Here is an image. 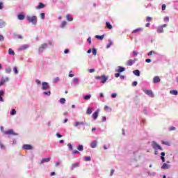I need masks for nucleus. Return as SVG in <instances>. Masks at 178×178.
<instances>
[{
    "mask_svg": "<svg viewBox=\"0 0 178 178\" xmlns=\"http://www.w3.org/2000/svg\"><path fill=\"white\" fill-rule=\"evenodd\" d=\"M99 113V110H97L92 115V118L93 119L95 120L97 119V118H98V115Z\"/></svg>",
    "mask_w": 178,
    "mask_h": 178,
    "instance_id": "nucleus-15",
    "label": "nucleus"
},
{
    "mask_svg": "<svg viewBox=\"0 0 178 178\" xmlns=\"http://www.w3.org/2000/svg\"><path fill=\"white\" fill-rule=\"evenodd\" d=\"M4 94H5V92L3 90H0V102H3V98H2V97H3Z\"/></svg>",
    "mask_w": 178,
    "mask_h": 178,
    "instance_id": "nucleus-21",
    "label": "nucleus"
},
{
    "mask_svg": "<svg viewBox=\"0 0 178 178\" xmlns=\"http://www.w3.org/2000/svg\"><path fill=\"white\" fill-rule=\"evenodd\" d=\"M157 33H163V26H160L157 27Z\"/></svg>",
    "mask_w": 178,
    "mask_h": 178,
    "instance_id": "nucleus-28",
    "label": "nucleus"
},
{
    "mask_svg": "<svg viewBox=\"0 0 178 178\" xmlns=\"http://www.w3.org/2000/svg\"><path fill=\"white\" fill-rule=\"evenodd\" d=\"M60 163H61L60 161H58L56 163L55 166H56V167H58V166H59V165H60Z\"/></svg>",
    "mask_w": 178,
    "mask_h": 178,
    "instance_id": "nucleus-53",
    "label": "nucleus"
},
{
    "mask_svg": "<svg viewBox=\"0 0 178 178\" xmlns=\"http://www.w3.org/2000/svg\"><path fill=\"white\" fill-rule=\"evenodd\" d=\"M133 55H134V56H137L138 55V52L134 51L133 52Z\"/></svg>",
    "mask_w": 178,
    "mask_h": 178,
    "instance_id": "nucleus-59",
    "label": "nucleus"
},
{
    "mask_svg": "<svg viewBox=\"0 0 178 178\" xmlns=\"http://www.w3.org/2000/svg\"><path fill=\"white\" fill-rule=\"evenodd\" d=\"M84 122H75L74 124V127H79V126H83Z\"/></svg>",
    "mask_w": 178,
    "mask_h": 178,
    "instance_id": "nucleus-13",
    "label": "nucleus"
},
{
    "mask_svg": "<svg viewBox=\"0 0 178 178\" xmlns=\"http://www.w3.org/2000/svg\"><path fill=\"white\" fill-rule=\"evenodd\" d=\"M10 115L11 116H15V115H16V110L15 109H12L10 113Z\"/></svg>",
    "mask_w": 178,
    "mask_h": 178,
    "instance_id": "nucleus-34",
    "label": "nucleus"
},
{
    "mask_svg": "<svg viewBox=\"0 0 178 178\" xmlns=\"http://www.w3.org/2000/svg\"><path fill=\"white\" fill-rule=\"evenodd\" d=\"M0 148H1V149H5V146L3 145V144L0 143Z\"/></svg>",
    "mask_w": 178,
    "mask_h": 178,
    "instance_id": "nucleus-58",
    "label": "nucleus"
},
{
    "mask_svg": "<svg viewBox=\"0 0 178 178\" xmlns=\"http://www.w3.org/2000/svg\"><path fill=\"white\" fill-rule=\"evenodd\" d=\"M83 98H84V99L88 100V99L90 98V95L84 96Z\"/></svg>",
    "mask_w": 178,
    "mask_h": 178,
    "instance_id": "nucleus-62",
    "label": "nucleus"
},
{
    "mask_svg": "<svg viewBox=\"0 0 178 178\" xmlns=\"http://www.w3.org/2000/svg\"><path fill=\"white\" fill-rule=\"evenodd\" d=\"M118 73H122V72H124V67H118V70H117Z\"/></svg>",
    "mask_w": 178,
    "mask_h": 178,
    "instance_id": "nucleus-30",
    "label": "nucleus"
},
{
    "mask_svg": "<svg viewBox=\"0 0 178 178\" xmlns=\"http://www.w3.org/2000/svg\"><path fill=\"white\" fill-rule=\"evenodd\" d=\"M22 148H23V149H26V150H31V149H33V146H31V145H24Z\"/></svg>",
    "mask_w": 178,
    "mask_h": 178,
    "instance_id": "nucleus-11",
    "label": "nucleus"
},
{
    "mask_svg": "<svg viewBox=\"0 0 178 178\" xmlns=\"http://www.w3.org/2000/svg\"><path fill=\"white\" fill-rule=\"evenodd\" d=\"M26 16H24V15L23 14H19L17 15V19L18 20H24Z\"/></svg>",
    "mask_w": 178,
    "mask_h": 178,
    "instance_id": "nucleus-19",
    "label": "nucleus"
},
{
    "mask_svg": "<svg viewBox=\"0 0 178 178\" xmlns=\"http://www.w3.org/2000/svg\"><path fill=\"white\" fill-rule=\"evenodd\" d=\"M95 79L96 80H101V83L104 84V83H106V81L108 80V76L105 75H102L101 76H95Z\"/></svg>",
    "mask_w": 178,
    "mask_h": 178,
    "instance_id": "nucleus-3",
    "label": "nucleus"
},
{
    "mask_svg": "<svg viewBox=\"0 0 178 178\" xmlns=\"http://www.w3.org/2000/svg\"><path fill=\"white\" fill-rule=\"evenodd\" d=\"M67 24V22H66V21H63L62 22H61V24H60V27L61 28V29H65V27H66V25Z\"/></svg>",
    "mask_w": 178,
    "mask_h": 178,
    "instance_id": "nucleus-23",
    "label": "nucleus"
},
{
    "mask_svg": "<svg viewBox=\"0 0 178 178\" xmlns=\"http://www.w3.org/2000/svg\"><path fill=\"white\" fill-rule=\"evenodd\" d=\"M72 154V155H76V154H80V152L78 150H73Z\"/></svg>",
    "mask_w": 178,
    "mask_h": 178,
    "instance_id": "nucleus-47",
    "label": "nucleus"
},
{
    "mask_svg": "<svg viewBox=\"0 0 178 178\" xmlns=\"http://www.w3.org/2000/svg\"><path fill=\"white\" fill-rule=\"evenodd\" d=\"M134 74H135V76H140V70H134Z\"/></svg>",
    "mask_w": 178,
    "mask_h": 178,
    "instance_id": "nucleus-36",
    "label": "nucleus"
},
{
    "mask_svg": "<svg viewBox=\"0 0 178 178\" xmlns=\"http://www.w3.org/2000/svg\"><path fill=\"white\" fill-rule=\"evenodd\" d=\"M48 44L50 45V47H54V42H52L51 40L48 42Z\"/></svg>",
    "mask_w": 178,
    "mask_h": 178,
    "instance_id": "nucleus-57",
    "label": "nucleus"
},
{
    "mask_svg": "<svg viewBox=\"0 0 178 178\" xmlns=\"http://www.w3.org/2000/svg\"><path fill=\"white\" fill-rule=\"evenodd\" d=\"M4 134H6L7 136H17V134L15 133V131H13V129L5 131Z\"/></svg>",
    "mask_w": 178,
    "mask_h": 178,
    "instance_id": "nucleus-5",
    "label": "nucleus"
},
{
    "mask_svg": "<svg viewBox=\"0 0 178 178\" xmlns=\"http://www.w3.org/2000/svg\"><path fill=\"white\" fill-rule=\"evenodd\" d=\"M97 141L96 140H94L92 141L91 143H90V147L91 148H95V147H97Z\"/></svg>",
    "mask_w": 178,
    "mask_h": 178,
    "instance_id": "nucleus-24",
    "label": "nucleus"
},
{
    "mask_svg": "<svg viewBox=\"0 0 178 178\" xmlns=\"http://www.w3.org/2000/svg\"><path fill=\"white\" fill-rule=\"evenodd\" d=\"M35 83H36L37 86H42V83H41V81H40V79H36Z\"/></svg>",
    "mask_w": 178,
    "mask_h": 178,
    "instance_id": "nucleus-43",
    "label": "nucleus"
},
{
    "mask_svg": "<svg viewBox=\"0 0 178 178\" xmlns=\"http://www.w3.org/2000/svg\"><path fill=\"white\" fill-rule=\"evenodd\" d=\"M146 20H147V22H151V20H152V17H146Z\"/></svg>",
    "mask_w": 178,
    "mask_h": 178,
    "instance_id": "nucleus-54",
    "label": "nucleus"
},
{
    "mask_svg": "<svg viewBox=\"0 0 178 178\" xmlns=\"http://www.w3.org/2000/svg\"><path fill=\"white\" fill-rule=\"evenodd\" d=\"M84 161H90V156L85 157Z\"/></svg>",
    "mask_w": 178,
    "mask_h": 178,
    "instance_id": "nucleus-64",
    "label": "nucleus"
},
{
    "mask_svg": "<svg viewBox=\"0 0 178 178\" xmlns=\"http://www.w3.org/2000/svg\"><path fill=\"white\" fill-rule=\"evenodd\" d=\"M137 60V59L134 58V60L130 59L128 60V61L127 62V66H133V65H134V63H136V61Z\"/></svg>",
    "mask_w": 178,
    "mask_h": 178,
    "instance_id": "nucleus-9",
    "label": "nucleus"
},
{
    "mask_svg": "<svg viewBox=\"0 0 178 178\" xmlns=\"http://www.w3.org/2000/svg\"><path fill=\"white\" fill-rule=\"evenodd\" d=\"M116 97H118V94H116V93H113V94L111 95V97H112V98H116Z\"/></svg>",
    "mask_w": 178,
    "mask_h": 178,
    "instance_id": "nucleus-55",
    "label": "nucleus"
},
{
    "mask_svg": "<svg viewBox=\"0 0 178 178\" xmlns=\"http://www.w3.org/2000/svg\"><path fill=\"white\" fill-rule=\"evenodd\" d=\"M161 143L163 144L164 145H168V147L170 146V143H169L168 141L162 140Z\"/></svg>",
    "mask_w": 178,
    "mask_h": 178,
    "instance_id": "nucleus-38",
    "label": "nucleus"
},
{
    "mask_svg": "<svg viewBox=\"0 0 178 178\" xmlns=\"http://www.w3.org/2000/svg\"><path fill=\"white\" fill-rule=\"evenodd\" d=\"M170 94L172 95H178V91L176 90H172L170 91Z\"/></svg>",
    "mask_w": 178,
    "mask_h": 178,
    "instance_id": "nucleus-26",
    "label": "nucleus"
},
{
    "mask_svg": "<svg viewBox=\"0 0 178 178\" xmlns=\"http://www.w3.org/2000/svg\"><path fill=\"white\" fill-rule=\"evenodd\" d=\"M60 104H61L62 105H63V104H66V99L60 98Z\"/></svg>",
    "mask_w": 178,
    "mask_h": 178,
    "instance_id": "nucleus-33",
    "label": "nucleus"
},
{
    "mask_svg": "<svg viewBox=\"0 0 178 178\" xmlns=\"http://www.w3.org/2000/svg\"><path fill=\"white\" fill-rule=\"evenodd\" d=\"M42 94L43 95H47V97H49L51 96V91L43 92Z\"/></svg>",
    "mask_w": 178,
    "mask_h": 178,
    "instance_id": "nucleus-40",
    "label": "nucleus"
},
{
    "mask_svg": "<svg viewBox=\"0 0 178 178\" xmlns=\"http://www.w3.org/2000/svg\"><path fill=\"white\" fill-rule=\"evenodd\" d=\"M49 161H51V158H46V159H42L40 161V163H47L48 162H49Z\"/></svg>",
    "mask_w": 178,
    "mask_h": 178,
    "instance_id": "nucleus-16",
    "label": "nucleus"
},
{
    "mask_svg": "<svg viewBox=\"0 0 178 178\" xmlns=\"http://www.w3.org/2000/svg\"><path fill=\"white\" fill-rule=\"evenodd\" d=\"M92 53L95 56L97 55V53L96 49H94V48L92 49Z\"/></svg>",
    "mask_w": 178,
    "mask_h": 178,
    "instance_id": "nucleus-44",
    "label": "nucleus"
},
{
    "mask_svg": "<svg viewBox=\"0 0 178 178\" xmlns=\"http://www.w3.org/2000/svg\"><path fill=\"white\" fill-rule=\"evenodd\" d=\"M143 91L147 95H149L151 98H154V92L152 90H148L143 89Z\"/></svg>",
    "mask_w": 178,
    "mask_h": 178,
    "instance_id": "nucleus-8",
    "label": "nucleus"
},
{
    "mask_svg": "<svg viewBox=\"0 0 178 178\" xmlns=\"http://www.w3.org/2000/svg\"><path fill=\"white\" fill-rule=\"evenodd\" d=\"M169 168V165L166 163H163V165L161 166V169H168Z\"/></svg>",
    "mask_w": 178,
    "mask_h": 178,
    "instance_id": "nucleus-35",
    "label": "nucleus"
},
{
    "mask_svg": "<svg viewBox=\"0 0 178 178\" xmlns=\"http://www.w3.org/2000/svg\"><path fill=\"white\" fill-rule=\"evenodd\" d=\"M73 83L74 84H79V79L78 78H74L73 79Z\"/></svg>",
    "mask_w": 178,
    "mask_h": 178,
    "instance_id": "nucleus-42",
    "label": "nucleus"
},
{
    "mask_svg": "<svg viewBox=\"0 0 178 178\" xmlns=\"http://www.w3.org/2000/svg\"><path fill=\"white\" fill-rule=\"evenodd\" d=\"M113 173H115V170L112 169L111 171L110 176H113Z\"/></svg>",
    "mask_w": 178,
    "mask_h": 178,
    "instance_id": "nucleus-60",
    "label": "nucleus"
},
{
    "mask_svg": "<svg viewBox=\"0 0 178 178\" xmlns=\"http://www.w3.org/2000/svg\"><path fill=\"white\" fill-rule=\"evenodd\" d=\"M106 26L107 29H108V30H112V29H113V26H112V25L111 24V23L109 22H106Z\"/></svg>",
    "mask_w": 178,
    "mask_h": 178,
    "instance_id": "nucleus-22",
    "label": "nucleus"
},
{
    "mask_svg": "<svg viewBox=\"0 0 178 178\" xmlns=\"http://www.w3.org/2000/svg\"><path fill=\"white\" fill-rule=\"evenodd\" d=\"M40 19H42V20H44L45 19V13H41L40 14Z\"/></svg>",
    "mask_w": 178,
    "mask_h": 178,
    "instance_id": "nucleus-37",
    "label": "nucleus"
},
{
    "mask_svg": "<svg viewBox=\"0 0 178 178\" xmlns=\"http://www.w3.org/2000/svg\"><path fill=\"white\" fill-rule=\"evenodd\" d=\"M78 151H83L84 149V147H83V145H79L77 147Z\"/></svg>",
    "mask_w": 178,
    "mask_h": 178,
    "instance_id": "nucleus-32",
    "label": "nucleus"
},
{
    "mask_svg": "<svg viewBox=\"0 0 178 178\" xmlns=\"http://www.w3.org/2000/svg\"><path fill=\"white\" fill-rule=\"evenodd\" d=\"M48 48V43H43L38 48L39 54H42L45 49Z\"/></svg>",
    "mask_w": 178,
    "mask_h": 178,
    "instance_id": "nucleus-2",
    "label": "nucleus"
},
{
    "mask_svg": "<svg viewBox=\"0 0 178 178\" xmlns=\"http://www.w3.org/2000/svg\"><path fill=\"white\" fill-rule=\"evenodd\" d=\"M44 8H45V4H44L43 3L40 2L38 3V5L35 7V9L37 10H40V9H44Z\"/></svg>",
    "mask_w": 178,
    "mask_h": 178,
    "instance_id": "nucleus-10",
    "label": "nucleus"
},
{
    "mask_svg": "<svg viewBox=\"0 0 178 178\" xmlns=\"http://www.w3.org/2000/svg\"><path fill=\"white\" fill-rule=\"evenodd\" d=\"M161 9H162V10H165L166 9V5L163 4L161 6Z\"/></svg>",
    "mask_w": 178,
    "mask_h": 178,
    "instance_id": "nucleus-56",
    "label": "nucleus"
},
{
    "mask_svg": "<svg viewBox=\"0 0 178 178\" xmlns=\"http://www.w3.org/2000/svg\"><path fill=\"white\" fill-rule=\"evenodd\" d=\"M60 81V79L58 76L53 79L54 83H59Z\"/></svg>",
    "mask_w": 178,
    "mask_h": 178,
    "instance_id": "nucleus-27",
    "label": "nucleus"
},
{
    "mask_svg": "<svg viewBox=\"0 0 178 178\" xmlns=\"http://www.w3.org/2000/svg\"><path fill=\"white\" fill-rule=\"evenodd\" d=\"M175 130H176V127H170V129H169V131H175Z\"/></svg>",
    "mask_w": 178,
    "mask_h": 178,
    "instance_id": "nucleus-50",
    "label": "nucleus"
},
{
    "mask_svg": "<svg viewBox=\"0 0 178 178\" xmlns=\"http://www.w3.org/2000/svg\"><path fill=\"white\" fill-rule=\"evenodd\" d=\"M159 81H161V78H159V76H156L153 78V83H159Z\"/></svg>",
    "mask_w": 178,
    "mask_h": 178,
    "instance_id": "nucleus-14",
    "label": "nucleus"
},
{
    "mask_svg": "<svg viewBox=\"0 0 178 178\" xmlns=\"http://www.w3.org/2000/svg\"><path fill=\"white\" fill-rule=\"evenodd\" d=\"M1 9H3V3L0 1V10H1Z\"/></svg>",
    "mask_w": 178,
    "mask_h": 178,
    "instance_id": "nucleus-51",
    "label": "nucleus"
},
{
    "mask_svg": "<svg viewBox=\"0 0 178 178\" xmlns=\"http://www.w3.org/2000/svg\"><path fill=\"white\" fill-rule=\"evenodd\" d=\"M6 26V22L2 19H0V29H3Z\"/></svg>",
    "mask_w": 178,
    "mask_h": 178,
    "instance_id": "nucleus-17",
    "label": "nucleus"
},
{
    "mask_svg": "<svg viewBox=\"0 0 178 178\" xmlns=\"http://www.w3.org/2000/svg\"><path fill=\"white\" fill-rule=\"evenodd\" d=\"M164 22H169V17H165L164 18Z\"/></svg>",
    "mask_w": 178,
    "mask_h": 178,
    "instance_id": "nucleus-63",
    "label": "nucleus"
},
{
    "mask_svg": "<svg viewBox=\"0 0 178 178\" xmlns=\"http://www.w3.org/2000/svg\"><path fill=\"white\" fill-rule=\"evenodd\" d=\"M137 84H138L137 81H134V82L132 83L133 87H136V86H137Z\"/></svg>",
    "mask_w": 178,
    "mask_h": 178,
    "instance_id": "nucleus-61",
    "label": "nucleus"
},
{
    "mask_svg": "<svg viewBox=\"0 0 178 178\" xmlns=\"http://www.w3.org/2000/svg\"><path fill=\"white\" fill-rule=\"evenodd\" d=\"M67 147H68L69 149H71V150L73 149V146L72 145V144L68 143Z\"/></svg>",
    "mask_w": 178,
    "mask_h": 178,
    "instance_id": "nucleus-48",
    "label": "nucleus"
},
{
    "mask_svg": "<svg viewBox=\"0 0 178 178\" xmlns=\"http://www.w3.org/2000/svg\"><path fill=\"white\" fill-rule=\"evenodd\" d=\"M112 45V41L108 40V44L106 46V48H111V46Z\"/></svg>",
    "mask_w": 178,
    "mask_h": 178,
    "instance_id": "nucleus-46",
    "label": "nucleus"
},
{
    "mask_svg": "<svg viewBox=\"0 0 178 178\" xmlns=\"http://www.w3.org/2000/svg\"><path fill=\"white\" fill-rule=\"evenodd\" d=\"M161 159L162 162H165V152H161Z\"/></svg>",
    "mask_w": 178,
    "mask_h": 178,
    "instance_id": "nucleus-31",
    "label": "nucleus"
},
{
    "mask_svg": "<svg viewBox=\"0 0 178 178\" xmlns=\"http://www.w3.org/2000/svg\"><path fill=\"white\" fill-rule=\"evenodd\" d=\"M66 19L68 20V22H73V18H72L69 15H66Z\"/></svg>",
    "mask_w": 178,
    "mask_h": 178,
    "instance_id": "nucleus-39",
    "label": "nucleus"
},
{
    "mask_svg": "<svg viewBox=\"0 0 178 178\" xmlns=\"http://www.w3.org/2000/svg\"><path fill=\"white\" fill-rule=\"evenodd\" d=\"M140 31H143V28H138L132 31V33L134 34L136 33H140Z\"/></svg>",
    "mask_w": 178,
    "mask_h": 178,
    "instance_id": "nucleus-25",
    "label": "nucleus"
},
{
    "mask_svg": "<svg viewBox=\"0 0 178 178\" xmlns=\"http://www.w3.org/2000/svg\"><path fill=\"white\" fill-rule=\"evenodd\" d=\"M29 47V44H24L18 48V51H24Z\"/></svg>",
    "mask_w": 178,
    "mask_h": 178,
    "instance_id": "nucleus-12",
    "label": "nucleus"
},
{
    "mask_svg": "<svg viewBox=\"0 0 178 178\" xmlns=\"http://www.w3.org/2000/svg\"><path fill=\"white\" fill-rule=\"evenodd\" d=\"M79 166H80V163H73L71 166V170H73V169H75V168H79Z\"/></svg>",
    "mask_w": 178,
    "mask_h": 178,
    "instance_id": "nucleus-18",
    "label": "nucleus"
},
{
    "mask_svg": "<svg viewBox=\"0 0 178 178\" xmlns=\"http://www.w3.org/2000/svg\"><path fill=\"white\" fill-rule=\"evenodd\" d=\"M26 19L27 22H29V23H31V24H33V26H35L37 24V22H38L37 16L26 15Z\"/></svg>",
    "mask_w": 178,
    "mask_h": 178,
    "instance_id": "nucleus-1",
    "label": "nucleus"
},
{
    "mask_svg": "<svg viewBox=\"0 0 178 178\" xmlns=\"http://www.w3.org/2000/svg\"><path fill=\"white\" fill-rule=\"evenodd\" d=\"M13 72H14L15 74H19V70H17V67H13Z\"/></svg>",
    "mask_w": 178,
    "mask_h": 178,
    "instance_id": "nucleus-41",
    "label": "nucleus"
},
{
    "mask_svg": "<svg viewBox=\"0 0 178 178\" xmlns=\"http://www.w3.org/2000/svg\"><path fill=\"white\" fill-rule=\"evenodd\" d=\"M10 72H12V69H10V67L6 68V73H10Z\"/></svg>",
    "mask_w": 178,
    "mask_h": 178,
    "instance_id": "nucleus-45",
    "label": "nucleus"
},
{
    "mask_svg": "<svg viewBox=\"0 0 178 178\" xmlns=\"http://www.w3.org/2000/svg\"><path fill=\"white\" fill-rule=\"evenodd\" d=\"M4 40L5 38H3V35L0 34V42H2Z\"/></svg>",
    "mask_w": 178,
    "mask_h": 178,
    "instance_id": "nucleus-49",
    "label": "nucleus"
},
{
    "mask_svg": "<svg viewBox=\"0 0 178 178\" xmlns=\"http://www.w3.org/2000/svg\"><path fill=\"white\" fill-rule=\"evenodd\" d=\"M8 55H12V56H15V51L12 49H8Z\"/></svg>",
    "mask_w": 178,
    "mask_h": 178,
    "instance_id": "nucleus-29",
    "label": "nucleus"
},
{
    "mask_svg": "<svg viewBox=\"0 0 178 178\" xmlns=\"http://www.w3.org/2000/svg\"><path fill=\"white\" fill-rule=\"evenodd\" d=\"M152 147H153V148H154V149H156V148H157V149H160V151H163V149L162 148V147H161V145H159L155 141L152 142Z\"/></svg>",
    "mask_w": 178,
    "mask_h": 178,
    "instance_id": "nucleus-7",
    "label": "nucleus"
},
{
    "mask_svg": "<svg viewBox=\"0 0 178 178\" xmlns=\"http://www.w3.org/2000/svg\"><path fill=\"white\" fill-rule=\"evenodd\" d=\"M95 38H97V40H99L100 41H102V40L105 38V35H97L95 36Z\"/></svg>",
    "mask_w": 178,
    "mask_h": 178,
    "instance_id": "nucleus-20",
    "label": "nucleus"
},
{
    "mask_svg": "<svg viewBox=\"0 0 178 178\" xmlns=\"http://www.w3.org/2000/svg\"><path fill=\"white\" fill-rule=\"evenodd\" d=\"M9 80H10L9 77H6V78L2 77L0 79V87H2V86H3L5 83H8Z\"/></svg>",
    "mask_w": 178,
    "mask_h": 178,
    "instance_id": "nucleus-6",
    "label": "nucleus"
},
{
    "mask_svg": "<svg viewBox=\"0 0 178 178\" xmlns=\"http://www.w3.org/2000/svg\"><path fill=\"white\" fill-rule=\"evenodd\" d=\"M41 90H42L43 91L49 90V83L48 82H42Z\"/></svg>",
    "mask_w": 178,
    "mask_h": 178,
    "instance_id": "nucleus-4",
    "label": "nucleus"
},
{
    "mask_svg": "<svg viewBox=\"0 0 178 178\" xmlns=\"http://www.w3.org/2000/svg\"><path fill=\"white\" fill-rule=\"evenodd\" d=\"M152 54H155V51H149V52L147 54V55H148V56H151L152 55Z\"/></svg>",
    "mask_w": 178,
    "mask_h": 178,
    "instance_id": "nucleus-52",
    "label": "nucleus"
}]
</instances>
